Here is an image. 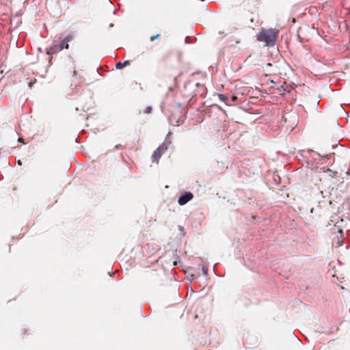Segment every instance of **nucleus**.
Masks as SVG:
<instances>
[{"label": "nucleus", "instance_id": "obj_1", "mask_svg": "<svg viewBox=\"0 0 350 350\" xmlns=\"http://www.w3.org/2000/svg\"><path fill=\"white\" fill-rule=\"evenodd\" d=\"M276 33L273 29H262L257 36V40L260 42H264L266 46H273L276 43Z\"/></svg>", "mask_w": 350, "mask_h": 350}, {"label": "nucleus", "instance_id": "obj_2", "mask_svg": "<svg viewBox=\"0 0 350 350\" xmlns=\"http://www.w3.org/2000/svg\"><path fill=\"white\" fill-rule=\"evenodd\" d=\"M167 150L165 144L160 145L152 153V162L158 163L163 153Z\"/></svg>", "mask_w": 350, "mask_h": 350}, {"label": "nucleus", "instance_id": "obj_3", "mask_svg": "<svg viewBox=\"0 0 350 350\" xmlns=\"http://www.w3.org/2000/svg\"><path fill=\"white\" fill-rule=\"evenodd\" d=\"M193 198V195L190 191H185L179 196L178 199V203L180 206L186 204L188 202L191 200Z\"/></svg>", "mask_w": 350, "mask_h": 350}, {"label": "nucleus", "instance_id": "obj_4", "mask_svg": "<svg viewBox=\"0 0 350 350\" xmlns=\"http://www.w3.org/2000/svg\"><path fill=\"white\" fill-rule=\"evenodd\" d=\"M72 36L71 34H68L66 36L64 37L60 41L59 46L62 48V50L64 49H68L69 44L68 43L72 40Z\"/></svg>", "mask_w": 350, "mask_h": 350}, {"label": "nucleus", "instance_id": "obj_5", "mask_svg": "<svg viewBox=\"0 0 350 350\" xmlns=\"http://www.w3.org/2000/svg\"><path fill=\"white\" fill-rule=\"evenodd\" d=\"M62 48L59 46V43L53 44L50 48L47 49L46 53L51 56L52 55L56 53L57 52L61 51Z\"/></svg>", "mask_w": 350, "mask_h": 350}, {"label": "nucleus", "instance_id": "obj_6", "mask_svg": "<svg viewBox=\"0 0 350 350\" xmlns=\"http://www.w3.org/2000/svg\"><path fill=\"white\" fill-rule=\"evenodd\" d=\"M338 232L341 234L340 237H337L336 240H335V239H334V244L336 245V247H340L343 244L342 230L339 229Z\"/></svg>", "mask_w": 350, "mask_h": 350}, {"label": "nucleus", "instance_id": "obj_7", "mask_svg": "<svg viewBox=\"0 0 350 350\" xmlns=\"http://www.w3.org/2000/svg\"><path fill=\"white\" fill-rule=\"evenodd\" d=\"M170 136H171V133L169 132L167 133V135H166L164 142L162 143V144H165V148H166L167 150L168 147L170 146V145L172 143L171 139H170Z\"/></svg>", "mask_w": 350, "mask_h": 350}, {"label": "nucleus", "instance_id": "obj_8", "mask_svg": "<svg viewBox=\"0 0 350 350\" xmlns=\"http://www.w3.org/2000/svg\"><path fill=\"white\" fill-rule=\"evenodd\" d=\"M218 97L220 101L225 103L227 105H231L232 103L228 102V98L223 94H218Z\"/></svg>", "mask_w": 350, "mask_h": 350}, {"label": "nucleus", "instance_id": "obj_9", "mask_svg": "<svg viewBox=\"0 0 350 350\" xmlns=\"http://www.w3.org/2000/svg\"><path fill=\"white\" fill-rule=\"evenodd\" d=\"M129 64L130 62L129 60L124 61V62H119L116 64V68L117 69H122L124 66L129 65Z\"/></svg>", "mask_w": 350, "mask_h": 350}, {"label": "nucleus", "instance_id": "obj_10", "mask_svg": "<svg viewBox=\"0 0 350 350\" xmlns=\"http://www.w3.org/2000/svg\"><path fill=\"white\" fill-rule=\"evenodd\" d=\"M202 273L203 274L206 276L207 274H208V267H206L205 265H202Z\"/></svg>", "mask_w": 350, "mask_h": 350}, {"label": "nucleus", "instance_id": "obj_11", "mask_svg": "<svg viewBox=\"0 0 350 350\" xmlns=\"http://www.w3.org/2000/svg\"><path fill=\"white\" fill-rule=\"evenodd\" d=\"M151 111H152V107H151L150 106L147 107L145 109V110L144 111V112L145 113H150Z\"/></svg>", "mask_w": 350, "mask_h": 350}, {"label": "nucleus", "instance_id": "obj_12", "mask_svg": "<svg viewBox=\"0 0 350 350\" xmlns=\"http://www.w3.org/2000/svg\"><path fill=\"white\" fill-rule=\"evenodd\" d=\"M237 100V96H235V95H232L231 96V101L233 103V102H235L236 100Z\"/></svg>", "mask_w": 350, "mask_h": 350}, {"label": "nucleus", "instance_id": "obj_13", "mask_svg": "<svg viewBox=\"0 0 350 350\" xmlns=\"http://www.w3.org/2000/svg\"><path fill=\"white\" fill-rule=\"evenodd\" d=\"M160 34H157L155 36H154L153 37L151 38L150 40L152 41L154 39H157L159 37Z\"/></svg>", "mask_w": 350, "mask_h": 350}, {"label": "nucleus", "instance_id": "obj_14", "mask_svg": "<svg viewBox=\"0 0 350 350\" xmlns=\"http://www.w3.org/2000/svg\"><path fill=\"white\" fill-rule=\"evenodd\" d=\"M34 83H35L34 81H30V82L29 83V87H31V86H32V85H33Z\"/></svg>", "mask_w": 350, "mask_h": 350}, {"label": "nucleus", "instance_id": "obj_15", "mask_svg": "<svg viewBox=\"0 0 350 350\" xmlns=\"http://www.w3.org/2000/svg\"><path fill=\"white\" fill-rule=\"evenodd\" d=\"M18 141H19V142H23V139H21V137H19Z\"/></svg>", "mask_w": 350, "mask_h": 350}, {"label": "nucleus", "instance_id": "obj_16", "mask_svg": "<svg viewBox=\"0 0 350 350\" xmlns=\"http://www.w3.org/2000/svg\"><path fill=\"white\" fill-rule=\"evenodd\" d=\"M113 26V24H112V23L109 25L110 28L112 27Z\"/></svg>", "mask_w": 350, "mask_h": 350}, {"label": "nucleus", "instance_id": "obj_17", "mask_svg": "<svg viewBox=\"0 0 350 350\" xmlns=\"http://www.w3.org/2000/svg\"><path fill=\"white\" fill-rule=\"evenodd\" d=\"M120 145H119V146L118 145V146H116V148H119V147H120Z\"/></svg>", "mask_w": 350, "mask_h": 350}]
</instances>
